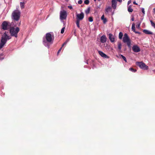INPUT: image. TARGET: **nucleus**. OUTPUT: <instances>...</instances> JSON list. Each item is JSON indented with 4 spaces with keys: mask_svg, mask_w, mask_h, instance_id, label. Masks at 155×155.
<instances>
[{
    "mask_svg": "<svg viewBox=\"0 0 155 155\" xmlns=\"http://www.w3.org/2000/svg\"><path fill=\"white\" fill-rule=\"evenodd\" d=\"M133 3L134 5H137V4L136 3L135 1Z\"/></svg>",
    "mask_w": 155,
    "mask_h": 155,
    "instance_id": "39",
    "label": "nucleus"
},
{
    "mask_svg": "<svg viewBox=\"0 0 155 155\" xmlns=\"http://www.w3.org/2000/svg\"><path fill=\"white\" fill-rule=\"evenodd\" d=\"M132 49L134 52H138L140 51V48L137 45L134 46L132 47Z\"/></svg>",
    "mask_w": 155,
    "mask_h": 155,
    "instance_id": "10",
    "label": "nucleus"
},
{
    "mask_svg": "<svg viewBox=\"0 0 155 155\" xmlns=\"http://www.w3.org/2000/svg\"><path fill=\"white\" fill-rule=\"evenodd\" d=\"M84 17V14L83 12L77 15V20L79 21L82 20Z\"/></svg>",
    "mask_w": 155,
    "mask_h": 155,
    "instance_id": "9",
    "label": "nucleus"
},
{
    "mask_svg": "<svg viewBox=\"0 0 155 155\" xmlns=\"http://www.w3.org/2000/svg\"><path fill=\"white\" fill-rule=\"evenodd\" d=\"M120 56H121L122 57V58H126L124 56H123V55H119V56H117V57L118 58L120 57Z\"/></svg>",
    "mask_w": 155,
    "mask_h": 155,
    "instance_id": "33",
    "label": "nucleus"
},
{
    "mask_svg": "<svg viewBox=\"0 0 155 155\" xmlns=\"http://www.w3.org/2000/svg\"><path fill=\"white\" fill-rule=\"evenodd\" d=\"M153 13H155V8L153 9Z\"/></svg>",
    "mask_w": 155,
    "mask_h": 155,
    "instance_id": "37",
    "label": "nucleus"
},
{
    "mask_svg": "<svg viewBox=\"0 0 155 155\" xmlns=\"http://www.w3.org/2000/svg\"><path fill=\"white\" fill-rule=\"evenodd\" d=\"M134 17H133L132 18H131V20L132 21H134Z\"/></svg>",
    "mask_w": 155,
    "mask_h": 155,
    "instance_id": "41",
    "label": "nucleus"
},
{
    "mask_svg": "<svg viewBox=\"0 0 155 155\" xmlns=\"http://www.w3.org/2000/svg\"><path fill=\"white\" fill-rule=\"evenodd\" d=\"M123 41L124 43H126L127 45L129 47H130L131 42L127 34L125 33L124 35L123 38Z\"/></svg>",
    "mask_w": 155,
    "mask_h": 155,
    "instance_id": "6",
    "label": "nucleus"
},
{
    "mask_svg": "<svg viewBox=\"0 0 155 155\" xmlns=\"http://www.w3.org/2000/svg\"><path fill=\"white\" fill-rule=\"evenodd\" d=\"M65 29V27L61 29V34H63L64 33Z\"/></svg>",
    "mask_w": 155,
    "mask_h": 155,
    "instance_id": "28",
    "label": "nucleus"
},
{
    "mask_svg": "<svg viewBox=\"0 0 155 155\" xmlns=\"http://www.w3.org/2000/svg\"><path fill=\"white\" fill-rule=\"evenodd\" d=\"M118 48L120 50L121 48V45L120 43H118Z\"/></svg>",
    "mask_w": 155,
    "mask_h": 155,
    "instance_id": "25",
    "label": "nucleus"
},
{
    "mask_svg": "<svg viewBox=\"0 0 155 155\" xmlns=\"http://www.w3.org/2000/svg\"><path fill=\"white\" fill-rule=\"evenodd\" d=\"M131 2V1L130 0H129L128 1L127 4L128 5L130 4Z\"/></svg>",
    "mask_w": 155,
    "mask_h": 155,
    "instance_id": "38",
    "label": "nucleus"
},
{
    "mask_svg": "<svg viewBox=\"0 0 155 155\" xmlns=\"http://www.w3.org/2000/svg\"><path fill=\"white\" fill-rule=\"evenodd\" d=\"M107 38L105 35H102L100 41L102 43H104L106 42Z\"/></svg>",
    "mask_w": 155,
    "mask_h": 155,
    "instance_id": "11",
    "label": "nucleus"
},
{
    "mask_svg": "<svg viewBox=\"0 0 155 155\" xmlns=\"http://www.w3.org/2000/svg\"><path fill=\"white\" fill-rule=\"evenodd\" d=\"M68 7L70 9H72V6H68Z\"/></svg>",
    "mask_w": 155,
    "mask_h": 155,
    "instance_id": "36",
    "label": "nucleus"
},
{
    "mask_svg": "<svg viewBox=\"0 0 155 155\" xmlns=\"http://www.w3.org/2000/svg\"><path fill=\"white\" fill-rule=\"evenodd\" d=\"M143 32L145 34L147 35H152L153 34V33L152 31H151L149 30L146 29L143 30Z\"/></svg>",
    "mask_w": 155,
    "mask_h": 155,
    "instance_id": "14",
    "label": "nucleus"
},
{
    "mask_svg": "<svg viewBox=\"0 0 155 155\" xmlns=\"http://www.w3.org/2000/svg\"><path fill=\"white\" fill-rule=\"evenodd\" d=\"M90 7H89L87 8V9L85 11V13L87 15L90 12Z\"/></svg>",
    "mask_w": 155,
    "mask_h": 155,
    "instance_id": "18",
    "label": "nucleus"
},
{
    "mask_svg": "<svg viewBox=\"0 0 155 155\" xmlns=\"http://www.w3.org/2000/svg\"><path fill=\"white\" fill-rule=\"evenodd\" d=\"M109 38L110 41L113 42L114 41V36L111 33H110L109 35Z\"/></svg>",
    "mask_w": 155,
    "mask_h": 155,
    "instance_id": "12",
    "label": "nucleus"
},
{
    "mask_svg": "<svg viewBox=\"0 0 155 155\" xmlns=\"http://www.w3.org/2000/svg\"><path fill=\"white\" fill-rule=\"evenodd\" d=\"M142 12L144 14H145V11H144V8H142Z\"/></svg>",
    "mask_w": 155,
    "mask_h": 155,
    "instance_id": "35",
    "label": "nucleus"
},
{
    "mask_svg": "<svg viewBox=\"0 0 155 155\" xmlns=\"http://www.w3.org/2000/svg\"><path fill=\"white\" fill-rule=\"evenodd\" d=\"M68 42V40H67V41H65L63 43V44L62 45L61 47L62 48L64 45H66V44H67V43Z\"/></svg>",
    "mask_w": 155,
    "mask_h": 155,
    "instance_id": "30",
    "label": "nucleus"
},
{
    "mask_svg": "<svg viewBox=\"0 0 155 155\" xmlns=\"http://www.w3.org/2000/svg\"><path fill=\"white\" fill-rule=\"evenodd\" d=\"M20 31L19 28L17 27L15 28L14 27H11L9 30L11 35L12 36H14L15 38L18 37V34Z\"/></svg>",
    "mask_w": 155,
    "mask_h": 155,
    "instance_id": "3",
    "label": "nucleus"
},
{
    "mask_svg": "<svg viewBox=\"0 0 155 155\" xmlns=\"http://www.w3.org/2000/svg\"><path fill=\"white\" fill-rule=\"evenodd\" d=\"M21 12L19 10H14L12 14V18L15 21H18L20 18Z\"/></svg>",
    "mask_w": 155,
    "mask_h": 155,
    "instance_id": "2",
    "label": "nucleus"
},
{
    "mask_svg": "<svg viewBox=\"0 0 155 155\" xmlns=\"http://www.w3.org/2000/svg\"><path fill=\"white\" fill-rule=\"evenodd\" d=\"M150 22L152 26L155 28V24L153 22L152 20H150Z\"/></svg>",
    "mask_w": 155,
    "mask_h": 155,
    "instance_id": "24",
    "label": "nucleus"
},
{
    "mask_svg": "<svg viewBox=\"0 0 155 155\" xmlns=\"http://www.w3.org/2000/svg\"><path fill=\"white\" fill-rule=\"evenodd\" d=\"M11 38V37L7 35L6 32L5 31L2 35L1 38V42L0 43V49L3 48L6 43L7 41Z\"/></svg>",
    "mask_w": 155,
    "mask_h": 155,
    "instance_id": "1",
    "label": "nucleus"
},
{
    "mask_svg": "<svg viewBox=\"0 0 155 155\" xmlns=\"http://www.w3.org/2000/svg\"><path fill=\"white\" fill-rule=\"evenodd\" d=\"M111 8L109 7H107L105 9L106 12H108L110 10Z\"/></svg>",
    "mask_w": 155,
    "mask_h": 155,
    "instance_id": "26",
    "label": "nucleus"
},
{
    "mask_svg": "<svg viewBox=\"0 0 155 155\" xmlns=\"http://www.w3.org/2000/svg\"><path fill=\"white\" fill-rule=\"evenodd\" d=\"M98 53L102 57L104 58L105 57L106 58H107V55L103 53L102 51H98Z\"/></svg>",
    "mask_w": 155,
    "mask_h": 155,
    "instance_id": "16",
    "label": "nucleus"
},
{
    "mask_svg": "<svg viewBox=\"0 0 155 155\" xmlns=\"http://www.w3.org/2000/svg\"><path fill=\"white\" fill-rule=\"evenodd\" d=\"M129 70L133 72H135L137 71L136 69L133 68H130L129 69Z\"/></svg>",
    "mask_w": 155,
    "mask_h": 155,
    "instance_id": "19",
    "label": "nucleus"
},
{
    "mask_svg": "<svg viewBox=\"0 0 155 155\" xmlns=\"http://www.w3.org/2000/svg\"><path fill=\"white\" fill-rule=\"evenodd\" d=\"M123 36V34L122 32H120L119 35V39H121Z\"/></svg>",
    "mask_w": 155,
    "mask_h": 155,
    "instance_id": "20",
    "label": "nucleus"
},
{
    "mask_svg": "<svg viewBox=\"0 0 155 155\" xmlns=\"http://www.w3.org/2000/svg\"><path fill=\"white\" fill-rule=\"evenodd\" d=\"M20 7L21 8H24V3L21 2L20 3Z\"/></svg>",
    "mask_w": 155,
    "mask_h": 155,
    "instance_id": "22",
    "label": "nucleus"
},
{
    "mask_svg": "<svg viewBox=\"0 0 155 155\" xmlns=\"http://www.w3.org/2000/svg\"><path fill=\"white\" fill-rule=\"evenodd\" d=\"M62 48L61 47L60 49H59L58 50V53H59L61 51V49H62Z\"/></svg>",
    "mask_w": 155,
    "mask_h": 155,
    "instance_id": "34",
    "label": "nucleus"
},
{
    "mask_svg": "<svg viewBox=\"0 0 155 155\" xmlns=\"http://www.w3.org/2000/svg\"><path fill=\"white\" fill-rule=\"evenodd\" d=\"M117 1L120 2H122V0H117Z\"/></svg>",
    "mask_w": 155,
    "mask_h": 155,
    "instance_id": "40",
    "label": "nucleus"
},
{
    "mask_svg": "<svg viewBox=\"0 0 155 155\" xmlns=\"http://www.w3.org/2000/svg\"><path fill=\"white\" fill-rule=\"evenodd\" d=\"M101 19L103 20V23L104 24H105L107 21V20L106 18H104V15H103L101 17Z\"/></svg>",
    "mask_w": 155,
    "mask_h": 155,
    "instance_id": "17",
    "label": "nucleus"
},
{
    "mask_svg": "<svg viewBox=\"0 0 155 155\" xmlns=\"http://www.w3.org/2000/svg\"><path fill=\"white\" fill-rule=\"evenodd\" d=\"M89 3V0H85L84 1V3L86 5H88Z\"/></svg>",
    "mask_w": 155,
    "mask_h": 155,
    "instance_id": "27",
    "label": "nucleus"
},
{
    "mask_svg": "<svg viewBox=\"0 0 155 155\" xmlns=\"http://www.w3.org/2000/svg\"><path fill=\"white\" fill-rule=\"evenodd\" d=\"M128 11L129 12H132L133 11V9L131 8L130 6H129L128 8Z\"/></svg>",
    "mask_w": 155,
    "mask_h": 155,
    "instance_id": "21",
    "label": "nucleus"
},
{
    "mask_svg": "<svg viewBox=\"0 0 155 155\" xmlns=\"http://www.w3.org/2000/svg\"><path fill=\"white\" fill-rule=\"evenodd\" d=\"M79 23L80 21L78 20H77L76 21V24L77 25V27L78 28H80V25H79Z\"/></svg>",
    "mask_w": 155,
    "mask_h": 155,
    "instance_id": "23",
    "label": "nucleus"
},
{
    "mask_svg": "<svg viewBox=\"0 0 155 155\" xmlns=\"http://www.w3.org/2000/svg\"><path fill=\"white\" fill-rule=\"evenodd\" d=\"M94 1H96V0H94Z\"/></svg>",
    "mask_w": 155,
    "mask_h": 155,
    "instance_id": "43",
    "label": "nucleus"
},
{
    "mask_svg": "<svg viewBox=\"0 0 155 155\" xmlns=\"http://www.w3.org/2000/svg\"><path fill=\"white\" fill-rule=\"evenodd\" d=\"M45 38L46 41L44 40L43 41V42L45 43H46L47 42L48 43H51V42L53 41L54 39V36H52L51 34L49 33H47L46 34Z\"/></svg>",
    "mask_w": 155,
    "mask_h": 155,
    "instance_id": "4",
    "label": "nucleus"
},
{
    "mask_svg": "<svg viewBox=\"0 0 155 155\" xmlns=\"http://www.w3.org/2000/svg\"><path fill=\"white\" fill-rule=\"evenodd\" d=\"M78 3L79 4H81L82 3V0H79L78 1Z\"/></svg>",
    "mask_w": 155,
    "mask_h": 155,
    "instance_id": "32",
    "label": "nucleus"
},
{
    "mask_svg": "<svg viewBox=\"0 0 155 155\" xmlns=\"http://www.w3.org/2000/svg\"><path fill=\"white\" fill-rule=\"evenodd\" d=\"M125 62H127L126 59H123Z\"/></svg>",
    "mask_w": 155,
    "mask_h": 155,
    "instance_id": "42",
    "label": "nucleus"
},
{
    "mask_svg": "<svg viewBox=\"0 0 155 155\" xmlns=\"http://www.w3.org/2000/svg\"><path fill=\"white\" fill-rule=\"evenodd\" d=\"M98 1H100L101 0H98Z\"/></svg>",
    "mask_w": 155,
    "mask_h": 155,
    "instance_id": "44",
    "label": "nucleus"
},
{
    "mask_svg": "<svg viewBox=\"0 0 155 155\" xmlns=\"http://www.w3.org/2000/svg\"><path fill=\"white\" fill-rule=\"evenodd\" d=\"M10 23L6 21H4L2 23L1 27V28L4 30H7L9 26L10 27V25H9Z\"/></svg>",
    "mask_w": 155,
    "mask_h": 155,
    "instance_id": "7",
    "label": "nucleus"
},
{
    "mask_svg": "<svg viewBox=\"0 0 155 155\" xmlns=\"http://www.w3.org/2000/svg\"><path fill=\"white\" fill-rule=\"evenodd\" d=\"M89 21L90 22L93 21V18L92 17H89L88 18Z\"/></svg>",
    "mask_w": 155,
    "mask_h": 155,
    "instance_id": "29",
    "label": "nucleus"
},
{
    "mask_svg": "<svg viewBox=\"0 0 155 155\" xmlns=\"http://www.w3.org/2000/svg\"><path fill=\"white\" fill-rule=\"evenodd\" d=\"M131 29H132V31H133L136 34H140V33L139 32H138V31H135V24L134 23H133L132 25V28H131Z\"/></svg>",
    "mask_w": 155,
    "mask_h": 155,
    "instance_id": "15",
    "label": "nucleus"
},
{
    "mask_svg": "<svg viewBox=\"0 0 155 155\" xmlns=\"http://www.w3.org/2000/svg\"><path fill=\"white\" fill-rule=\"evenodd\" d=\"M117 2L116 0H112V6L114 9H115L116 8Z\"/></svg>",
    "mask_w": 155,
    "mask_h": 155,
    "instance_id": "13",
    "label": "nucleus"
},
{
    "mask_svg": "<svg viewBox=\"0 0 155 155\" xmlns=\"http://www.w3.org/2000/svg\"><path fill=\"white\" fill-rule=\"evenodd\" d=\"M136 64L141 69L146 70L148 69V67L143 62H137Z\"/></svg>",
    "mask_w": 155,
    "mask_h": 155,
    "instance_id": "5",
    "label": "nucleus"
},
{
    "mask_svg": "<svg viewBox=\"0 0 155 155\" xmlns=\"http://www.w3.org/2000/svg\"><path fill=\"white\" fill-rule=\"evenodd\" d=\"M67 16V12L65 11H62L60 13V18L61 20L65 19Z\"/></svg>",
    "mask_w": 155,
    "mask_h": 155,
    "instance_id": "8",
    "label": "nucleus"
},
{
    "mask_svg": "<svg viewBox=\"0 0 155 155\" xmlns=\"http://www.w3.org/2000/svg\"><path fill=\"white\" fill-rule=\"evenodd\" d=\"M140 22L139 23L138 25H137V28L138 29H139L140 28Z\"/></svg>",
    "mask_w": 155,
    "mask_h": 155,
    "instance_id": "31",
    "label": "nucleus"
}]
</instances>
